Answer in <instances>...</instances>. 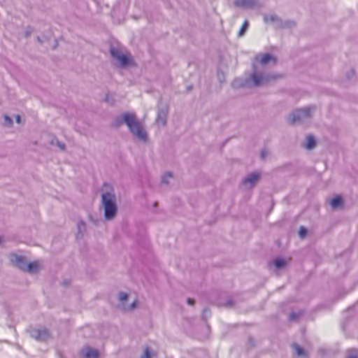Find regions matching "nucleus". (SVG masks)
Here are the masks:
<instances>
[{
    "label": "nucleus",
    "instance_id": "f257e3e1",
    "mask_svg": "<svg viewBox=\"0 0 358 358\" xmlns=\"http://www.w3.org/2000/svg\"><path fill=\"white\" fill-rule=\"evenodd\" d=\"M125 123L129 131L138 139L142 141H147V134L143 130L141 124L136 120L134 115L129 113H123L122 115L117 116L113 124L119 127L122 124Z\"/></svg>",
    "mask_w": 358,
    "mask_h": 358
},
{
    "label": "nucleus",
    "instance_id": "f03ea898",
    "mask_svg": "<svg viewBox=\"0 0 358 358\" xmlns=\"http://www.w3.org/2000/svg\"><path fill=\"white\" fill-rule=\"evenodd\" d=\"M101 204L104 210V217L107 220L113 219L117 212L115 195L113 189L103 192L101 194Z\"/></svg>",
    "mask_w": 358,
    "mask_h": 358
},
{
    "label": "nucleus",
    "instance_id": "7ed1b4c3",
    "mask_svg": "<svg viewBox=\"0 0 358 358\" xmlns=\"http://www.w3.org/2000/svg\"><path fill=\"white\" fill-rule=\"evenodd\" d=\"M315 106H308L294 110L289 117L288 120L292 124L301 123L310 118Z\"/></svg>",
    "mask_w": 358,
    "mask_h": 358
},
{
    "label": "nucleus",
    "instance_id": "20e7f679",
    "mask_svg": "<svg viewBox=\"0 0 358 358\" xmlns=\"http://www.w3.org/2000/svg\"><path fill=\"white\" fill-rule=\"evenodd\" d=\"M29 334L33 338L38 341H45L50 337V333L46 329H31Z\"/></svg>",
    "mask_w": 358,
    "mask_h": 358
},
{
    "label": "nucleus",
    "instance_id": "39448f33",
    "mask_svg": "<svg viewBox=\"0 0 358 358\" xmlns=\"http://www.w3.org/2000/svg\"><path fill=\"white\" fill-rule=\"evenodd\" d=\"M111 56L118 61L122 66H126L129 63V57L123 55L121 51L116 48H111L110 50Z\"/></svg>",
    "mask_w": 358,
    "mask_h": 358
},
{
    "label": "nucleus",
    "instance_id": "423d86ee",
    "mask_svg": "<svg viewBox=\"0 0 358 358\" xmlns=\"http://www.w3.org/2000/svg\"><path fill=\"white\" fill-rule=\"evenodd\" d=\"M251 79L252 80L253 85L255 86H259L262 84H264L267 81L269 80V77L268 74L264 73H257L254 69L253 73L251 74Z\"/></svg>",
    "mask_w": 358,
    "mask_h": 358
},
{
    "label": "nucleus",
    "instance_id": "0eeeda50",
    "mask_svg": "<svg viewBox=\"0 0 358 358\" xmlns=\"http://www.w3.org/2000/svg\"><path fill=\"white\" fill-rule=\"evenodd\" d=\"M168 107L166 106L160 107L158 109L156 123L158 126H164L166 122Z\"/></svg>",
    "mask_w": 358,
    "mask_h": 358
},
{
    "label": "nucleus",
    "instance_id": "6e6552de",
    "mask_svg": "<svg viewBox=\"0 0 358 358\" xmlns=\"http://www.w3.org/2000/svg\"><path fill=\"white\" fill-rule=\"evenodd\" d=\"M257 0H235L234 2L236 7L244 9L252 8L257 5Z\"/></svg>",
    "mask_w": 358,
    "mask_h": 358
},
{
    "label": "nucleus",
    "instance_id": "1a4fd4ad",
    "mask_svg": "<svg viewBox=\"0 0 358 358\" xmlns=\"http://www.w3.org/2000/svg\"><path fill=\"white\" fill-rule=\"evenodd\" d=\"M80 355L83 358H98L99 353L90 347H85L81 350Z\"/></svg>",
    "mask_w": 358,
    "mask_h": 358
},
{
    "label": "nucleus",
    "instance_id": "9d476101",
    "mask_svg": "<svg viewBox=\"0 0 358 358\" xmlns=\"http://www.w3.org/2000/svg\"><path fill=\"white\" fill-rule=\"evenodd\" d=\"M264 21L266 23H273L279 27H284L285 25L282 24V21L280 17H279L275 14H269L264 15Z\"/></svg>",
    "mask_w": 358,
    "mask_h": 358
},
{
    "label": "nucleus",
    "instance_id": "9b49d317",
    "mask_svg": "<svg viewBox=\"0 0 358 358\" xmlns=\"http://www.w3.org/2000/svg\"><path fill=\"white\" fill-rule=\"evenodd\" d=\"M259 173L255 172L250 175H248L246 178H245L242 182L243 185H250L251 187L253 186L255 182L259 178Z\"/></svg>",
    "mask_w": 358,
    "mask_h": 358
},
{
    "label": "nucleus",
    "instance_id": "f8f14e48",
    "mask_svg": "<svg viewBox=\"0 0 358 358\" xmlns=\"http://www.w3.org/2000/svg\"><path fill=\"white\" fill-rule=\"evenodd\" d=\"M15 263L19 268L22 271H26L27 269V262L24 257L19 255L15 256Z\"/></svg>",
    "mask_w": 358,
    "mask_h": 358
},
{
    "label": "nucleus",
    "instance_id": "ddd939ff",
    "mask_svg": "<svg viewBox=\"0 0 358 358\" xmlns=\"http://www.w3.org/2000/svg\"><path fill=\"white\" fill-rule=\"evenodd\" d=\"M330 203L333 208H337L342 206L343 199H342L341 196H336L331 200Z\"/></svg>",
    "mask_w": 358,
    "mask_h": 358
},
{
    "label": "nucleus",
    "instance_id": "4468645a",
    "mask_svg": "<svg viewBox=\"0 0 358 358\" xmlns=\"http://www.w3.org/2000/svg\"><path fill=\"white\" fill-rule=\"evenodd\" d=\"M38 266H39V265H38V262H30V263L27 264L26 271L31 273H36L37 271L38 270Z\"/></svg>",
    "mask_w": 358,
    "mask_h": 358
},
{
    "label": "nucleus",
    "instance_id": "2eb2a0df",
    "mask_svg": "<svg viewBox=\"0 0 358 358\" xmlns=\"http://www.w3.org/2000/svg\"><path fill=\"white\" fill-rule=\"evenodd\" d=\"M315 143L316 142L314 136L312 135H309L307 136V141L305 145V148L308 150H310L315 147Z\"/></svg>",
    "mask_w": 358,
    "mask_h": 358
},
{
    "label": "nucleus",
    "instance_id": "dca6fc26",
    "mask_svg": "<svg viewBox=\"0 0 358 358\" xmlns=\"http://www.w3.org/2000/svg\"><path fill=\"white\" fill-rule=\"evenodd\" d=\"M292 348L294 350L295 353L298 356L303 357V356L306 355V352H305V350H303V348L302 347H301L300 345H299L297 343H293Z\"/></svg>",
    "mask_w": 358,
    "mask_h": 358
},
{
    "label": "nucleus",
    "instance_id": "f3484780",
    "mask_svg": "<svg viewBox=\"0 0 358 358\" xmlns=\"http://www.w3.org/2000/svg\"><path fill=\"white\" fill-rule=\"evenodd\" d=\"M285 264V261L282 258H276L273 260V265L278 269L283 268Z\"/></svg>",
    "mask_w": 358,
    "mask_h": 358
},
{
    "label": "nucleus",
    "instance_id": "a211bd4d",
    "mask_svg": "<svg viewBox=\"0 0 358 358\" xmlns=\"http://www.w3.org/2000/svg\"><path fill=\"white\" fill-rule=\"evenodd\" d=\"M273 57L270 55V54H265L264 55L262 58H261V60H260V63L262 64V65H265L269 61H271V59H273Z\"/></svg>",
    "mask_w": 358,
    "mask_h": 358
},
{
    "label": "nucleus",
    "instance_id": "6ab92c4d",
    "mask_svg": "<svg viewBox=\"0 0 358 358\" xmlns=\"http://www.w3.org/2000/svg\"><path fill=\"white\" fill-rule=\"evenodd\" d=\"M248 26H249V23L248 21H245L241 27V28L240 29L239 31H238V36L239 37H241L244 35L245 32L246 31L247 29L248 28Z\"/></svg>",
    "mask_w": 358,
    "mask_h": 358
},
{
    "label": "nucleus",
    "instance_id": "aec40b11",
    "mask_svg": "<svg viewBox=\"0 0 358 358\" xmlns=\"http://www.w3.org/2000/svg\"><path fill=\"white\" fill-rule=\"evenodd\" d=\"M346 358H358V350L356 349L349 350Z\"/></svg>",
    "mask_w": 358,
    "mask_h": 358
},
{
    "label": "nucleus",
    "instance_id": "412c9836",
    "mask_svg": "<svg viewBox=\"0 0 358 358\" xmlns=\"http://www.w3.org/2000/svg\"><path fill=\"white\" fill-rule=\"evenodd\" d=\"M172 173L171 172H166L162 178V182L164 184L169 183V180L172 178Z\"/></svg>",
    "mask_w": 358,
    "mask_h": 358
},
{
    "label": "nucleus",
    "instance_id": "4be33fe9",
    "mask_svg": "<svg viewBox=\"0 0 358 358\" xmlns=\"http://www.w3.org/2000/svg\"><path fill=\"white\" fill-rule=\"evenodd\" d=\"M55 142L56 143V145L62 150H64V148H65V145L64 143L59 141L57 139H53L52 141H51V144L54 145L55 144Z\"/></svg>",
    "mask_w": 358,
    "mask_h": 358
},
{
    "label": "nucleus",
    "instance_id": "5701e85b",
    "mask_svg": "<svg viewBox=\"0 0 358 358\" xmlns=\"http://www.w3.org/2000/svg\"><path fill=\"white\" fill-rule=\"evenodd\" d=\"M301 315V313H292L289 315V320L290 321H293L294 320L298 319Z\"/></svg>",
    "mask_w": 358,
    "mask_h": 358
},
{
    "label": "nucleus",
    "instance_id": "b1692460",
    "mask_svg": "<svg viewBox=\"0 0 358 358\" xmlns=\"http://www.w3.org/2000/svg\"><path fill=\"white\" fill-rule=\"evenodd\" d=\"M78 233H83L85 230V224L81 221L78 223Z\"/></svg>",
    "mask_w": 358,
    "mask_h": 358
},
{
    "label": "nucleus",
    "instance_id": "393cba45",
    "mask_svg": "<svg viewBox=\"0 0 358 358\" xmlns=\"http://www.w3.org/2000/svg\"><path fill=\"white\" fill-rule=\"evenodd\" d=\"M128 294L127 293L120 292L119 294V300L121 302H124L127 300Z\"/></svg>",
    "mask_w": 358,
    "mask_h": 358
},
{
    "label": "nucleus",
    "instance_id": "a878e982",
    "mask_svg": "<svg viewBox=\"0 0 358 358\" xmlns=\"http://www.w3.org/2000/svg\"><path fill=\"white\" fill-rule=\"evenodd\" d=\"M307 234V229L303 227H301L299 229V234L301 238H303Z\"/></svg>",
    "mask_w": 358,
    "mask_h": 358
},
{
    "label": "nucleus",
    "instance_id": "bb28decb",
    "mask_svg": "<svg viewBox=\"0 0 358 358\" xmlns=\"http://www.w3.org/2000/svg\"><path fill=\"white\" fill-rule=\"evenodd\" d=\"M151 357V353L150 351V349L148 348H146L144 350L143 355L142 358H150Z\"/></svg>",
    "mask_w": 358,
    "mask_h": 358
},
{
    "label": "nucleus",
    "instance_id": "cd10ccee",
    "mask_svg": "<svg viewBox=\"0 0 358 358\" xmlns=\"http://www.w3.org/2000/svg\"><path fill=\"white\" fill-rule=\"evenodd\" d=\"M4 120L6 125L10 126L13 124V120L8 115L4 116Z\"/></svg>",
    "mask_w": 358,
    "mask_h": 358
},
{
    "label": "nucleus",
    "instance_id": "c85d7f7f",
    "mask_svg": "<svg viewBox=\"0 0 358 358\" xmlns=\"http://www.w3.org/2000/svg\"><path fill=\"white\" fill-rule=\"evenodd\" d=\"M267 155V151L264 149L261 151L260 156L262 159H264Z\"/></svg>",
    "mask_w": 358,
    "mask_h": 358
},
{
    "label": "nucleus",
    "instance_id": "c756f323",
    "mask_svg": "<svg viewBox=\"0 0 358 358\" xmlns=\"http://www.w3.org/2000/svg\"><path fill=\"white\" fill-rule=\"evenodd\" d=\"M105 101L110 104H112L113 103V101L111 100L110 101V96L109 94H106V96H105Z\"/></svg>",
    "mask_w": 358,
    "mask_h": 358
},
{
    "label": "nucleus",
    "instance_id": "7c9ffc66",
    "mask_svg": "<svg viewBox=\"0 0 358 358\" xmlns=\"http://www.w3.org/2000/svg\"><path fill=\"white\" fill-rule=\"evenodd\" d=\"M136 303L137 302L136 301H134L129 306V308H128L129 310H133L134 308H136Z\"/></svg>",
    "mask_w": 358,
    "mask_h": 358
},
{
    "label": "nucleus",
    "instance_id": "2f4dec72",
    "mask_svg": "<svg viewBox=\"0 0 358 358\" xmlns=\"http://www.w3.org/2000/svg\"><path fill=\"white\" fill-rule=\"evenodd\" d=\"M210 314L208 309H204L203 311V317H205L207 315Z\"/></svg>",
    "mask_w": 358,
    "mask_h": 358
},
{
    "label": "nucleus",
    "instance_id": "473e14b6",
    "mask_svg": "<svg viewBox=\"0 0 358 358\" xmlns=\"http://www.w3.org/2000/svg\"><path fill=\"white\" fill-rule=\"evenodd\" d=\"M187 303L189 304V305H193L194 303V301L190 298H188L187 299Z\"/></svg>",
    "mask_w": 358,
    "mask_h": 358
},
{
    "label": "nucleus",
    "instance_id": "72a5a7b5",
    "mask_svg": "<svg viewBox=\"0 0 358 358\" xmlns=\"http://www.w3.org/2000/svg\"><path fill=\"white\" fill-rule=\"evenodd\" d=\"M16 122H17V123H20V122H21V117H20L19 115H17L16 116Z\"/></svg>",
    "mask_w": 358,
    "mask_h": 358
},
{
    "label": "nucleus",
    "instance_id": "f704fd0d",
    "mask_svg": "<svg viewBox=\"0 0 358 358\" xmlns=\"http://www.w3.org/2000/svg\"><path fill=\"white\" fill-rule=\"evenodd\" d=\"M232 305H233V303H232V302L231 301H227V306H231Z\"/></svg>",
    "mask_w": 358,
    "mask_h": 358
},
{
    "label": "nucleus",
    "instance_id": "c9c22d12",
    "mask_svg": "<svg viewBox=\"0 0 358 358\" xmlns=\"http://www.w3.org/2000/svg\"><path fill=\"white\" fill-rule=\"evenodd\" d=\"M268 77H269V80H270L271 78H273V76H271V77L269 75H268Z\"/></svg>",
    "mask_w": 358,
    "mask_h": 358
}]
</instances>
